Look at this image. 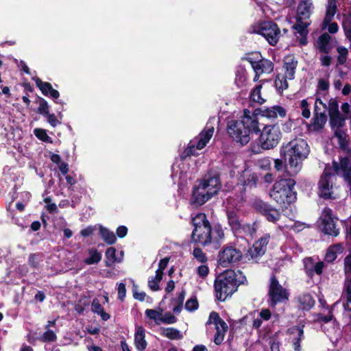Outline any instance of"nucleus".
Masks as SVG:
<instances>
[{
    "instance_id": "423d86ee",
    "label": "nucleus",
    "mask_w": 351,
    "mask_h": 351,
    "mask_svg": "<svg viewBox=\"0 0 351 351\" xmlns=\"http://www.w3.org/2000/svg\"><path fill=\"white\" fill-rule=\"evenodd\" d=\"M258 132H261L258 138L260 146L265 150L276 147L282 138V133L278 123L265 124L262 130Z\"/></svg>"
},
{
    "instance_id": "f704fd0d",
    "label": "nucleus",
    "mask_w": 351,
    "mask_h": 351,
    "mask_svg": "<svg viewBox=\"0 0 351 351\" xmlns=\"http://www.w3.org/2000/svg\"><path fill=\"white\" fill-rule=\"evenodd\" d=\"M287 75H280L278 74L276 77L274 83L276 88L278 90L280 93H282L284 90L287 89L288 88V82H287Z\"/></svg>"
},
{
    "instance_id": "20e7f679",
    "label": "nucleus",
    "mask_w": 351,
    "mask_h": 351,
    "mask_svg": "<svg viewBox=\"0 0 351 351\" xmlns=\"http://www.w3.org/2000/svg\"><path fill=\"white\" fill-rule=\"evenodd\" d=\"M238 274L234 270H226L223 274L217 277L214 282L216 298L224 302L227 298L231 296L237 291L239 286L246 280L244 276L238 278Z\"/></svg>"
},
{
    "instance_id": "1a4fd4ad",
    "label": "nucleus",
    "mask_w": 351,
    "mask_h": 351,
    "mask_svg": "<svg viewBox=\"0 0 351 351\" xmlns=\"http://www.w3.org/2000/svg\"><path fill=\"white\" fill-rule=\"evenodd\" d=\"M218 263L223 267L230 264L239 262L243 258V253L232 245H224L218 254Z\"/></svg>"
},
{
    "instance_id": "4be33fe9",
    "label": "nucleus",
    "mask_w": 351,
    "mask_h": 351,
    "mask_svg": "<svg viewBox=\"0 0 351 351\" xmlns=\"http://www.w3.org/2000/svg\"><path fill=\"white\" fill-rule=\"evenodd\" d=\"M310 25L311 22L304 21L303 20L298 21V19H296V23H295L292 26V29L295 30L297 33H298L300 35V38L299 39V43L300 44V45H306L308 43V27Z\"/></svg>"
},
{
    "instance_id": "c9c22d12",
    "label": "nucleus",
    "mask_w": 351,
    "mask_h": 351,
    "mask_svg": "<svg viewBox=\"0 0 351 351\" xmlns=\"http://www.w3.org/2000/svg\"><path fill=\"white\" fill-rule=\"evenodd\" d=\"M116 252V249L113 247H110L106 250L105 253L107 259L105 261V265L106 267H111L112 264L117 261Z\"/></svg>"
},
{
    "instance_id": "4468645a",
    "label": "nucleus",
    "mask_w": 351,
    "mask_h": 351,
    "mask_svg": "<svg viewBox=\"0 0 351 351\" xmlns=\"http://www.w3.org/2000/svg\"><path fill=\"white\" fill-rule=\"evenodd\" d=\"M226 217L228 223L230 227L231 230L234 234L240 233L241 230H244L246 228L248 229L251 228V226L250 224L245 225L242 223L240 215L238 212L234 209H227Z\"/></svg>"
},
{
    "instance_id": "f8f14e48",
    "label": "nucleus",
    "mask_w": 351,
    "mask_h": 351,
    "mask_svg": "<svg viewBox=\"0 0 351 351\" xmlns=\"http://www.w3.org/2000/svg\"><path fill=\"white\" fill-rule=\"evenodd\" d=\"M335 174L325 168L318 182L319 195L321 197L328 199L332 197V184L331 178Z\"/></svg>"
},
{
    "instance_id": "9d476101",
    "label": "nucleus",
    "mask_w": 351,
    "mask_h": 351,
    "mask_svg": "<svg viewBox=\"0 0 351 351\" xmlns=\"http://www.w3.org/2000/svg\"><path fill=\"white\" fill-rule=\"evenodd\" d=\"M213 196L211 191H208L201 184L197 183L193 186L189 203L192 206L198 208L206 203Z\"/></svg>"
},
{
    "instance_id": "bf43d9fd",
    "label": "nucleus",
    "mask_w": 351,
    "mask_h": 351,
    "mask_svg": "<svg viewBox=\"0 0 351 351\" xmlns=\"http://www.w3.org/2000/svg\"><path fill=\"white\" fill-rule=\"evenodd\" d=\"M209 268L207 265H202L197 267V273L198 276L204 279L208 274Z\"/></svg>"
},
{
    "instance_id": "6e6d98bb",
    "label": "nucleus",
    "mask_w": 351,
    "mask_h": 351,
    "mask_svg": "<svg viewBox=\"0 0 351 351\" xmlns=\"http://www.w3.org/2000/svg\"><path fill=\"white\" fill-rule=\"evenodd\" d=\"M335 319V317L332 314V311H330L329 314L328 315H323L322 313H318L317 315V322L319 323L327 324L331 322Z\"/></svg>"
},
{
    "instance_id": "0eeeda50",
    "label": "nucleus",
    "mask_w": 351,
    "mask_h": 351,
    "mask_svg": "<svg viewBox=\"0 0 351 351\" xmlns=\"http://www.w3.org/2000/svg\"><path fill=\"white\" fill-rule=\"evenodd\" d=\"M289 293L279 282L276 275L272 274L269 279L268 289V304L271 308H275L278 304H285L289 301Z\"/></svg>"
},
{
    "instance_id": "4c0bfd02",
    "label": "nucleus",
    "mask_w": 351,
    "mask_h": 351,
    "mask_svg": "<svg viewBox=\"0 0 351 351\" xmlns=\"http://www.w3.org/2000/svg\"><path fill=\"white\" fill-rule=\"evenodd\" d=\"M162 312L163 309L161 308H159V311L147 308L145 310V314L149 319L154 320L156 324H159Z\"/></svg>"
},
{
    "instance_id": "052dcab7",
    "label": "nucleus",
    "mask_w": 351,
    "mask_h": 351,
    "mask_svg": "<svg viewBox=\"0 0 351 351\" xmlns=\"http://www.w3.org/2000/svg\"><path fill=\"white\" fill-rule=\"evenodd\" d=\"M38 254H31L28 258V263L31 267L36 269L38 266Z\"/></svg>"
},
{
    "instance_id": "5fc2aeb1",
    "label": "nucleus",
    "mask_w": 351,
    "mask_h": 351,
    "mask_svg": "<svg viewBox=\"0 0 351 351\" xmlns=\"http://www.w3.org/2000/svg\"><path fill=\"white\" fill-rule=\"evenodd\" d=\"M215 334L214 336V343L219 346L223 341L225 334L226 332H223L222 330H220L219 327H215Z\"/></svg>"
},
{
    "instance_id": "a878e982",
    "label": "nucleus",
    "mask_w": 351,
    "mask_h": 351,
    "mask_svg": "<svg viewBox=\"0 0 351 351\" xmlns=\"http://www.w3.org/2000/svg\"><path fill=\"white\" fill-rule=\"evenodd\" d=\"M214 133V128H206L199 134V138L196 144L197 149H203L210 140Z\"/></svg>"
},
{
    "instance_id": "864d4df0",
    "label": "nucleus",
    "mask_w": 351,
    "mask_h": 351,
    "mask_svg": "<svg viewBox=\"0 0 351 351\" xmlns=\"http://www.w3.org/2000/svg\"><path fill=\"white\" fill-rule=\"evenodd\" d=\"M339 160L342 173L351 171V162L348 157H341L339 158Z\"/></svg>"
},
{
    "instance_id": "58836bf2",
    "label": "nucleus",
    "mask_w": 351,
    "mask_h": 351,
    "mask_svg": "<svg viewBox=\"0 0 351 351\" xmlns=\"http://www.w3.org/2000/svg\"><path fill=\"white\" fill-rule=\"evenodd\" d=\"M270 204L263 201L260 199H256L252 203L253 209L258 214L262 215V213L267 211V208H269Z\"/></svg>"
},
{
    "instance_id": "6ab92c4d",
    "label": "nucleus",
    "mask_w": 351,
    "mask_h": 351,
    "mask_svg": "<svg viewBox=\"0 0 351 351\" xmlns=\"http://www.w3.org/2000/svg\"><path fill=\"white\" fill-rule=\"evenodd\" d=\"M322 221L323 231L325 234L334 237H337L339 234V229L336 228V224L332 216L331 209L328 208L324 210Z\"/></svg>"
},
{
    "instance_id": "e2e57ef3",
    "label": "nucleus",
    "mask_w": 351,
    "mask_h": 351,
    "mask_svg": "<svg viewBox=\"0 0 351 351\" xmlns=\"http://www.w3.org/2000/svg\"><path fill=\"white\" fill-rule=\"evenodd\" d=\"M125 295H126L125 285L123 282H121L118 287V298L120 300L123 301L125 298Z\"/></svg>"
},
{
    "instance_id": "aec40b11",
    "label": "nucleus",
    "mask_w": 351,
    "mask_h": 351,
    "mask_svg": "<svg viewBox=\"0 0 351 351\" xmlns=\"http://www.w3.org/2000/svg\"><path fill=\"white\" fill-rule=\"evenodd\" d=\"M313 8L314 7L311 0L301 1L297 7L296 19H298V21L309 19L313 14Z\"/></svg>"
},
{
    "instance_id": "412c9836",
    "label": "nucleus",
    "mask_w": 351,
    "mask_h": 351,
    "mask_svg": "<svg viewBox=\"0 0 351 351\" xmlns=\"http://www.w3.org/2000/svg\"><path fill=\"white\" fill-rule=\"evenodd\" d=\"M298 63V60L293 54H289L284 58L283 67L289 80L294 79Z\"/></svg>"
},
{
    "instance_id": "a18cd8bd",
    "label": "nucleus",
    "mask_w": 351,
    "mask_h": 351,
    "mask_svg": "<svg viewBox=\"0 0 351 351\" xmlns=\"http://www.w3.org/2000/svg\"><path fill=\"white\" fill-rule=\"evenodd\" d=\"M337 51L339 53L337 57L338 63L342 65L346 62L348 50L345 47L340 46L337 48Z\"/></svg>"
},
{
    "instance_id": "37998d69",
    "label": "nucleus",
    "mask_w": 351,
    "mask_h": 351,
    "mask_svg": "<svg viewBox=\"0 0 351 351\" xmlns=\"http://www.w3.org/2000/svg\"><path fill=\"white\" fill-rule=\"evenodd\" d=\"M39 340L43 343L54 342L57 340V336L53 330H47L39 337Z\"/></svg>"
},
{
    "instance_id": "774afa93",
    "label": "nucleus",
    "mask_w": 351,
    "mask_h": 351,
    "mask_svg": "<svg viewBox=\"0 0 351 351\" xmlns=\"http://www.w3.org/2000/svg\"><path fill=\"white\" fill-rule=\"evenodd\" d=\"M259 315L265 321H268L271 317V313L269 308H263L261 311Z\"/></svg>"
},
{
    "instance_id": "603ef678",
    "label": "nucleus",
    "mask_w": 351,
    "mask_h": 351,
    "mask_svg": "<svg viewBox=\"0 0 351 351\" xmlns=\"http://www.w3.org/2000/svg\"><path fill=\"white\" fill-rule=\"evenodd\" d=\"M246 80L245 71L243 69L237 70L236 72L235 83L238 86H242Z\"/></svg>"
},
{
    "instance_id": "69168bd1",
    "label": "nucleus",
    "mask_w": 351,
    "mask_h": 351,
    "mask_svg": "<svg viewBox=\"0 0 351 351\" xmlns=\"http://www.w3.org/2000/svg\"><path fill=\"white\" fill-rule=\"evenodd\" d=\"M128 232V229L125 226H119L116 230V234L119 238L125 237Z\"/></svg>"
},
{
    "instance_id": "13d9d810",
    "label": "nucleus",
    "mask_w": 351,
    "mask_h": 351,
    "mask_svg": "<svg viewBox=\"0 0 351 351\" xmlns=\"http://www.w3.org/2000/svg\"><path fill=\"white\" fill-rule=\"evenodd\" d=\"M47 119V122L53 127H56L60 122L58 120L57 117L54 114H51L49 112L47 114L43 116Z\"/></svg>"
},
{
    "instance_id": "4d7b16f0",
    "label": "nucleus",
    "mask_w": 351,
    "mask_h": 351,
    "mask_svg": "<svg viewBox=\"0 0 351 351\" xmlns=\"http://www.w3.org/2000/svg\"><path fill=\"white\" fill-rule=\"evenodd\" d=\"M103 306L100 304L97 298H94L91 304V311L94 313L99 315L104 311Z\"/></svg>"
},
{
    "instance_id": "49530a36",
    "label": "nucleus",
    "mask_w": 351,
    "mask_h": 351,
    "mask_svg": "<svg viewBox=\"0 0 351 351\" xmlns=\"http://www.w3.org/2000/svg\"><path fill=\"white\" fill-rule=\"evenodd\" d=\"M193 255L199 263H206L208 260L205 253H204L202 250L199 247H194Z\"/></svg>"
},
{
    "instance_id": "de8ad7c7",
    "label": "nucleus",
    "mask_w": 351,
    "mask_h": 351,
    "mask_svg": "<svg viewBox=\"0 0 351 351\" xmlns=\"http://www.w3.org/2000/svg\"><path fill=\"white\" fill-rule=\"evenodd\" d=\"M344 291L346 292V305L351 310V279L346 282Z\"/></svg>"
},
{
    "instance_id": "2eb2a0df",
    "label": "nucleus",
    "mask_w": 351,
    "mask_h": 351,
    "mask_svg": "<svg viewBox=\"0 0 351 351\" xmlns=\"http://www.w3.org/2000/svg\"><path fill=\"white\" fill-rule=\"evenodd\" d=\"M304 271L306 275L311 279L315 274L321 275L325 267V263L323 261L315 263L312 257H306L303 259Z\"/></svg>"
},
{
    "instance_id": "338daca9",
    "label": "nucleus",
    "mask_w": 351,
    "mask_h": 351,
    "mask_svg": "<svg viewBox=\"0 0 351 351\" xmlns=\"http://www.w3.org/2000/svg\"><path fill=\"white\" fill-rule=\"evenodd\" d=\"M160 282H158L155 278H152L151 280H149L148 286L151 290L156 291L160 290Z\"/></svg>"
},
{
    "instance_id": "0e129e2a",
    "label": "nucleus",
    "mask_w": 351,
    "mask_h": 351,
    "mask_svg": "<svg viewBox=\"0 0 351 351\" xmlns=\"http://www.w3.org/2000/svg\"><path fill=\"white\" fill-rule=\"evenodd\" d=\"M186 295L185 289H182V291L178 293V296L176 298L172 300L176 304L183 305V302Z\"/></svg>"
},
{
    "instance_id": "2f4dec72",
    "label": "nucleus",
    "mask_w": 351,
    "mask_h": 351,
    "mask_svg": "<svg viewBox=\"0 0 351 351\" xmlns=\"http://www.w3.org/2000/svg\"><path fill=\"white\" fill-rule=\"evenodd\" d=\"M328 112L332 122L335 121L336 118L339 119V110L338 101L335 99H331L328 103Z\"/></svg>"
},
{
    "instance_id": "473e14b6",
    "label": "nucleus",
    "mask_w": 351,
    "mask_h": 351,
    "mask_svg": "<svg viewBox=\"0 0 351 351\" xmlns=\"http://www.w3.org/2000/svg\"><path fill=\"white\" fill-rule=\"evenodd\" d=\"M262 85L258 84L256 85L251 91L250 98V101L252 102H255L259 104H263L265 103V99H264L261 97V90L262 88Z\"/></svg>"
},
{
    "instance_id": "6e6552de",
    "label": "nucleus",
    "mask_w": 351,
    "mask_h": 351,
    "mask_svg": "<svg viewBox=\"0 0 351 351\" xmlns=\"http://www.w3.org/2000/svg\"><path fill=\"white\" fill-rule=\"evenodd\" d=\"M254 32L263 36L271 46L277 45L281 36L278 25L272 21L260 23Z\"/></svg>"
},
{
    "instance_id": "c85d7f7f",
    "label": "nucleus",
    "mask_w": 351,
    "mask_h": 351,
    "mask_svg": "<svg viewBox=\"0 0 351 351\" xmlns=\"http://www.w3.org/2000/svg\"><path fill=\"white\" fill-rule=\"evenodd\" d=\"M89 256L84 259V262L88 265L99 263L101 260V253L96 248H90L88 250Z\"/></svg>"
},
{
    "instance_id": "39448f33",
    "label": "nucleus",
    "mask_w": 351,
    "mask_h": 351,
    "mask_svg": "<svg viewBox=\"0 0 351 351\" xmlns=\"http://www.w3.org/2000/svg\"><path fill=\"white\" fill-rule=\"evenodd\" d=\"M295 181L293 178H281L273 185L270 197L281 207L287 208L297 199Z\"/></svg>"
},
{
    "instance_id": "e433bc0d",
    "label": "nucleus",
    "mask_w": 351,
    "mask_h": 351,
    "mask_svg": "<svg viewBox=\"0 0 351 351\" xmlns=\"http://www.w3.org/2000/svg\"><path fill=\"white\" fill-rule=\"evenodd\" d=\"M35 102L39 104V106L37 109L38 113L43 116L48 114L49 112V106L46 99L38 95H36V99Z\"/></svg>"
},
{
    "instance_id": "3c124183",
    "label": "nucleus",
    "mask_w": 351,
    "mask_h": 351,
    "mask_svg": "<svg viewBox=\"0 0 351 351\" xmlns=\"http://www.w3.org/2000/svg\"><path fill=\"white\" fill-rule=\"evenodd\" d=\"M300 108L302 109V115L308 119L311 116V111L309 109V104L306 99H302L300 103Z\"/></svg>"
},
{
    "instance_id": "f3484780",
    "label": "nucleus",
    "mask_w": 351,
    "mask_h": 351,
    "mask_svg": "<svg viewBox=\"0 0 351 351\" xmlns=\"http://www.w3.org/2000/svg\"><path fill=\"white\" fill-rule=\"evenodd\" d=\"M33 80L35 81L36 86L40 89L43 95L49 97L57 104H62V102L56 101V99L60 97V93L57 90L53 88L51 83L48 82H43L38 77H34Z\"/></svg>"
},
{
    "instance_id": "cd10ccee",
    "label": "nucleus",
    "mask_w": 351,
    "mask_h": 351,
    "mask_svg": "<svg viewBox=\"0 0 351 351\" xmlns=\"http://www.w3.org/2000/svg\"><path fill=\"white\" fill-rule=\"evenodd\" d=\"M99 235L101 238L108 244V245H113L117 241V237L114 233L108 229L106 227H104L101 225H99Z\"/></svg>"
},
{
    "instance_id": "c756f323",
    "label": "nucleus",
    "mask_w": 351,
    "mask_h": 351,
    "mask_svg": "<svg viewBox=\"0 0 351 351\" xmlns=\"http://www.w3.org/2000/svg\"><path fill=\"white\" fill-rule=\"evenodd\" d=\"M331 39L330 36L328 33L322 34L317 40L318 48L320 52L324 53H329L328 44Z\"/></svg>"
},
{
    "instance_id": "5701e85b",
    "label": "nucleus",
    "mask_w": 351,
    "mask_h": 351,
    "mask_svg": "<svg viewBox=\"0 0 351 351\" xmlns=\"http://www.w3.org/2000/svg\"><path fill=\"white\" fill-rule=\"evenodd\" d=\"M317 104H323V102L321 99L316 98L315 102L314 114L312 119V125H313L315 130L322 129L326 121V116L325 115V114L323 112H318Z\"/></svg>"
},
{
    "instance_id": "8fccbe9b",
    "label": "nucleus",
    "mask_w": 351,
    "mask_h": 351,
    "mask_svg": "<svg viewBox=\"0 0 351 351\" xmlns=\"http://www.w3.org/2000/svg\"><path fill=\"white\" fill-rule=\"evenodd\" d=\"M176 317L170 312L165 313L164 315H162V317L160 318V322L167 324H174L176 322Z\"/></svg>"
},
{
    "instance_id": "7c9ffc66",
    "label": "nucleus",
    "mask_w": 351,
    "mask_h": 351,
    "mask_svg": "<svg viewBox=\"0 0 351 351\" xmlns=\"http://www.w3.org/2000/svg\"><path fill=\"white\" fill-rule=\"evenodd\" d=\"M261 215L264 216L268 221L271 223H276L281 217L280 211L271 205L267 208L265 213H263Z\"/></svg>"
},
{
    "instance_id": "a19ab883",
    "label": "nucleus",
    "mask_w": 351,
    "mask_h": 351,
    "mask_svg": "<svg viewBox=\"0 0 351 351\" xmlns=\"http://www.w3.org/2000/svg\"><path fill=\"white\" fill-rule=\"evenodd\" d=\"M34 134L37 138L45 142L51 143V138L49 137L47 133V130L43 128H35L34 130Z\"/></svg>"
},
{
    "instance_id": "dca6fc26",
    "label": "nucleus",
    "mask_w": 351,
    "mask_h": 351,
    "mask_svg": "<svg viewBox=\"0 0 351 351\" xmlns=\"http://www.w3.org/2000/svg\"><path fill=\"white\" fill-rule=\"evenodd\" d=\"M258 178L255 174L250 175L243 182L234 187L235 195L239 202H243L245 197L246 186L256 187Z\"/></svg>"
},
{
    "instance_id": "09e8293b",
    "label": "nucleus",
    "mask_w": 351,
    "mask_h": 351,
    "mask_svg": "<svg viewBox=\"0 0 351 351\" xmlns=\"http://www.w3.org/2000/svg\"><path fill=\"white\" fill-rule=\"evenodd\" d=\"M221 319V318L217 312L212 311L210 313L208 320L206 322V325L213 324L215 327H219L218 322H220Z\"/></svg>"
},
{
    "instance_id": "bb28decb",
    "label": "nucleus",
    "mask_w": 351,
    "mask_h": 351,
    "mask_svg": "<svg viewBox=\"0 0 351 351\" xmlns=\"http://www.w3.org/2000/svg\"><path fill=\"white\" fill-rule=\"evenodd\" d=\"M145 330L142 326H138L136 328L134 336V343L138 351H144L147 347V341H145Z\"/></svg>"
},
{
    "instance_id": "f03ea898",
    "label": "nucleus",
    "mask_w": 351,
    "mask_h": 351,
    "mask_svg": "<svg viewBox=\"0 0 351 351\" xmlns=\"http://www.w3.org/2000/svg\"><path fill=\"white\" fill-rule=\"evenodd\" d=\"M193 230L191 233V242L200 244L203 247L213 245L215 249L220 247L224 238V231L221 224H211L205 213H197L191 219Z\"/></svg>"
},
{
    "instance_id": "79ce46f5",
    "label": "nucleus",
    "mask_w": 351,
    "mask_h": 351,
    "mask_svg": "<svg viewBox=\"0 0 351 351\" xmlns=\"http://www.w3.org/2000/svg\"><path fill=\"white\" fill-rule=\"evenodd\" d=\"M184 308L189 312L196 311L199 308V302L197 297L195 295L191 297L185 303Z\"/></svg>"
},
{
    "instance_id": "393cba45",
    "label": "nucleus",
    "mask_w": 351,
    "mask_h": 351,
    "mask_svg": "<svg viewBox=\"0 0 351 351\" xmlns=\"http://www.w3.org/2000/svg\"><path fill=\"white\" fill-rule=\"evenodd\" d=\"M299 307L303 311H310L315 304V300L309 293H303L296 298Z\"/></svg>"
},
{
    "instance_id": "9b49d317",
    "label": "nucleus",
    "mask_w": 351,
    "mask_h": 351,
    "mask_svg": "<svg viewBox=\"0 0 351 351\" xmlns=\"http://www.w3.org/2000/svg\"><path fill=\"white\" fill-rule=\"evenodd\" d=\"M197 183L201 184L208 191H211L214 196L221 187L219 173L213 171H208L202 179L197 180Z\"/></svg>"
},
{
    "instance_id": "680f3d73",
    "label": "nucleus",
    "mask_w": 351,
    "mask_h": 351,
    "mask_svg": "<svg viewBox=\"0 0 351 351\" xmlns=\"http://www.w3.org/2000/svg\"><path fill=\"white\" fill-rule=\"evenodd\" d=\"M287 166L289 167L287 162H285L282 158L274 160V167L277 171H281L283 168H287Z\"/></svg>"
},
{
    "instance_id": "c03bdc74",
    "label": "nucleus",
    "mask_w": 351,
    "mask_h": 351,
    "mask_svg": "<svg viewBox=\"0 0 351 351\" xmlns=\"http://www.w3.org/2000/svg\"><path fill=\"white\" fill-rule=\"evenodd\" d=\"M335 248H339V246L337 245H333L327 250L325 255V261L326 262L331 263L337 258V251L335 250Z\"/></svg>"
},
{
    "instance_id": "f257e3e1",
    "label": "nucleus",
    "mask_w": 351,
    "mask_h": 351,
    "mask_svg": "<svg viewBox=\"0 0 351 351\" xmlns=\"http://www.w3.org/2000/svg\"><path fill=\"white\" fill-rule=\"evenodd\" d=\"M278 116L280 118H285L287 116L286 109L280 105L257 108L254 109L252 114L250 110L244 109L241 119L231 120L228 122L227 132L236 142L243 145H246L250 141V135L258 134L260 131L257 117L275 122Z\"/></svg>"
},
{
    "instance_id": "7ed1b4c3",
    "label": "nucleus",
    "mask_w": 351,
    "mask_h": 351,
    "mask_svg": "<svg viewBox=\"0 0 351 351\" xmlns=\"http://www.w3.org/2000/svg\"><path fill=\"white\" fill-rule=\"evenodd\" d=\"M310 149L307 142L302 138H295L283 145L280 149L281 158L287 162L293 175L302 168V162L308 156Z\"/></svg>"
},
{
    "instance_id": "b1692460",
    "label": "nucleus",
    "mask_w": 351,
    "mask_h": 351,
    "mask_svg": "<svg viewBox=\"0 0 351 351\" xmlns=\"http://www.w3.org/2000/svg\"><path fill=\"white\" fill-rule=\"evenodd\" d=\"M304 325H298L291 327L289 329V332L291 335H295V337L293 340V346L295 351L301 350L300 343L304 339Z\"/></svg>"
},
{
    "instance_id": "a211bd4d",
    "label": "nucleus",
    "mask_w": 351,
    "mask_h": 351,
    "mask_svg": "<svg viewBox=\"0 0 351 351\" xmlns=\"http://www.w3.org/2000/svg\"><path fill=\"white\" fill-rule=\"evenodd\" d=\"M247 60L256 75L269 74L274 71V64L269 60L262 58L257 61L252 60L251 58L247 59Z\"/></svg>"
},
{
    "instance_id": "ddd939ff",
    "label": "nucleus",
    "mask_w": 351,
    "mask_h": 351,
    "mask_svg": "<svg viewBox=\"0 0 351 351\" xmlns=\"http://www.w3.org/2000/svg\"><path fill=\"white\" fill-rule=\"evenodd\" d=\"M271 236L269 233H265L256 241L252 247L247 251V256L252 259H257L263 256L267 250V246L270 241Z\"/></svg>"
},
{
    "instance_id": "ea45409f",
    "label": "nucleus",
    "mask_w": 351,
    "mask_h": 351,
    "mask_svg": "<svg viewBox=\"0 0 351 351\" xmlns=\"http://www.w3.org/2000/svg\"><path fill=\"white\" fill-rule=\"evenodd\" d=\"M336 12H337L336 5L335 3L334 4L330 3L327 7L326 15H325V17L323 21V25L324 26H326V25L328 23L331 22V21L333 19V18L335 16Z\"/></svg>"
},
{
    "instance_id": "72a5a7b5",
    "label": "nucleus",
    "mask_w": 351,
    "mask_h": 351,
    "mask_svg": "<svg viewBox=\"0 0 351 351\" xmlns=\"http://www.w3.org/2000/svg\"><path fill=\"white\" fill-rule=\"evenodd\" d=\"M161 335L171 340H180L183 337L180 331L175 328H165Z\"/></svg>"
}]
</instances>
